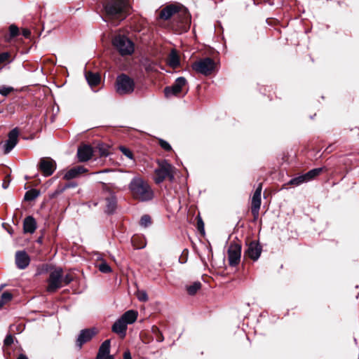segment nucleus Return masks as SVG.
Instances as JSON below:
<instances>
[{
	"instance_id": "1",
	"label": "nucleus",
	"mask_w": 359,
	"mask_h": 359,
	"mask_svg": "<svg viewBox=\"0 0 359 359\" xmlns=\"http://www.w3.org/2000/svg\"><path fill=\"white\" fill-rule=\"evenodd\" d=\"M104 8L109 20L114 26L125 19L130 11V5L126 0H109Z\"/></svg>"
},
{
	"instance_id": "2",
	"label": "nucleus",
	"mask_w": 359,
	"mask_h": 359,
	"mask_svg": "<svg viewBox=\"0 0 359 359\" xmlns=\"http://www.w3.org/2000/svg\"><path fill=\"white\" fill-rule=\"evenodd\" d=\"M128 188L133 196L141 201L151 200L154 197V192L149 184L139 177H135L130 181Z\"/></svg>"
},
{
	"instance_id": "3",
	"label": "nucleus",
	"mask_w": 359,
	"mask_h": 359,
	"mask_svg": "<svg viewBox=\"0 0 359 359\" xmlns=\"http://www.w3.org/2000/svg\"><path fill=\"white\" fill-rule=\"evenodd\" d=\"M158 165V168L155 170V182L161 184L166 178H168L170 182H173L175 179V167L166 160L159 161Z\"/></svg>"
},
{
	"instance_id": "4",
	"label": "nucleus",
	"mask_w": 359,
	"mask_h": 359,
	"mask_svg": "<svg viewBox=\"0 0 359 359\" xmlns=\"http://www.w3.org/2000/svg\"><path fill=\"white\" fill-rule=\"evenodd\" d=\"M112 43L122 56L130 55L134 52L133 43L125 36H116Z\"/></svg>"
},
{
	"instance_id": "5",
	"label": "nucleus",
	"mask_w": 359,
	"mask_h": 359,
	"mask_svg": "<svg viewBox=\"0 0 359 359\" xmlns=\"http://www.w3.org/2000/svg\"><path fill=\"white\" fill-rule=\"evenodd\" d=\"M135 82L125 74L118 76L116 81V90L119 95H128L133 92Z\"/></svg>"
},
{
	"instance_id": "6",
	"label": "nucleus",
	"mask_w": 359,
	"mask_h": 359,
	"mask_svg": "<svg viewBox=\"0 0 359 359\" xmlns=\"http://www.w3.org/2000/svg\"><path fill=\"white\" fill-rule=\"evenodd\" d=\"M215 68V62L210 57L201 59L192 64V69L205 76L210 75Z\"/></svg>"
},
{
	"instance_id": "7",
	"label": "nucleus",
	"mask_w": 359,
	"mask_h": 359,
	"mask_svg": "<svg viewBox=\"0 0 359 359\" xmlns=\"http://www.w3.org/2000/svg\"><path fill=\"white\" fill-rule=\"evenodd\" d=\"M48 285L47 291L54 292L62 285V269L61 268L56 269L50 273L48 280Z\"/></svg>"
},
{
	"instance_id": "8",
	"label": "nucleus",
	"mask_w": 359,
	"mask_h": 359,
	"mask_svg": "<svg viewBox=\"0 0 359 359\" xmlns=\"http://www.w3.org/2000/svg\"><path fill=\"white\" fill-rule=\"evenodd\" d=\"M187 81L184 77H178L171 86L165 88V95L168 97L171 95H178L187 86Z\"/></svg>"
},
{
	"instance_id": "9",
	"label": "nucleus",
	"mask_w": 359,
	"mask_h": 359,
	"mask_svg": "<svg viewBox=\"0 0 359 359\" xmlns=\"http://www.w3.org/2000/svg\"><path fill=\"white\" fill-rule=\"evenodd\" d=\"M241 245L236 243H231L228 249L229 263L231 266H237L241 260Z\"/></svg>"
},
{
	"instance_id": "10",
	"label": "nucleus",
	"mask_w": 359,
	"mask_h": 359,
	"mask_svg": "<svg viewBox=\"0 0 359 359\" xmlns=\"http://www.w3.org/2000/svg\"><path fill=\"white\" fill-rule=\"evenodd\" d=\"M262 190V184H259L255 191L253 194L251 200V212L254 217V219L257 220L259 217V212L261 206V194Z\"/></svg>"
},
{
	"instance_id": "11",
	"label": "nucleus",
	"mask_w": 359,
	"mask_h": 359,
	"mask_svg": "<svg viewBox=\"0 0 359 359\" xmlns=\"http://www.w3.org/2000/svg\"><path fill=\"white\" fill-rule=\"evenodd\" d=\"M97 332L98 330L95 327L83 329L81 330L76 341V346L81 349L83 345L90 341L97 334Z\"/></svg>"
},
{
	"instance_id": "12",
	"label": "nucleus",
	"mask_w": 359,
	"mask_h": 359,
	"mask_svg": "<svg viewBox=\"0 0 359 359\" xmlns=\"http://www.w3.org/2000/svg\"><path fill=\"white\" fill-rule=\"evenodd\" d=\"M39 169L44 176H50L56 169V163L50 158H42L39 162Z\"/></svg>"
},
{
	"instance_id": "13",
	"label": "nucleus",
	"mask_w": 359,
	"mask_h": 359,
	"mask_svg": "<svg viewBox=\"0 0 359 359\" xmlns=\"http://www.w3.org/2000/svg\"><path fill=\"white\" fill-rule=\"evenodd\" d=\"M19 130L17 128L11 130L8 135V140L4 145V154H7L15 147L18 143Z\"/></svg>"
},
{
	"instance_id": "14",
	"label": "nucleus",
	"mask_w": 359,
	"mask_h": 359,
	"mask_svg": "<svg viewBox=\"0 0 359 359\" xmlns=\"http://www.w3.org/2000/svg\"><path fill=\"white\" fill-rule=\"evenodd\" d=\"M262 247L257 243L253 241L249 243L245 255L256 261L260 257Z\"/></svg>"
},
{
	"instance_id": "15",
	"label": "nucleus",
	"mask_w": 359,
	"mask_h": 359,
	"mask_svg": "<svg viewBox=\"0 0 359 359\" xmlns=\"http://www.w3.org/2000/svg\"><path fill=\"white\" fill-rule=\"evenodd\" d=\"M30 262L29 256L25 251H18L15 253V264L19 269H26Z\"/></svg>"
},
{
	"instance_id": "16",
	"label": "nucleus",
	"mask_w": 359,
	"mask_h": 359,
	"mask_svg": "<svg viewBox=\"0 0 359 359\" xmlns=\"http://www.w3.org/2000/svg\"><path fill=\"white\" fill-rule=\"evenodd\" d=\"M93 148L90 145L84 144L78 148L77 157L80 162H86L90 159L93 156Z\"/></svg>"
},
{
	"instance_id": "17",
	"label": "nucleus",
	"mask_w": 359,
	"mask_h": 359,
	"mask_svg": "<svg viewBox=\"0 0 359 359\" xmlns=\"http://www.w3.org/2000/svg\"><path fill=\"white\" fill-rule=\"evenodd\" d=\"M87 172V169L82 165H76L69 170L64 175V179L69 180L77 177L81 174Z\"/></svg>"
},
{
	"instance_id": "18",
	"label": "nucleus",
	"mask_w": 359,
	"mask_h": 359,
	"mask_svg": "<svg viewBox=\"0 0 359 359\" xmlns=\"http://www.w3.org/2000/svg\"><path fill=\"white\" fill-rule=\"evenodd\" d=\"M128 325L120 318L112 325L111 330L114 332L124 337L126 334Z\"/></svg>"
},
{
	"instance_id": "19",
	"label": "nucleus",
	"mask_w": 359,
	"mask_h": 359,
	"mask_svg": "<svg viewBox=\"0 0 359 359\" xmlns=\"http://www.w3.org/2000/svg\"><path fill=\"white\" fill-rule=\"evenodd\" d=\"M178 11V6L175 5H169L161 11L159 17L163 20H168Z\"/></svg>"
},
{
	"instance_id": "20",
	"label": "nucleus",
	"mask_w": 359,
	"mask_h": 359,
	"mask_svg": "<svg viewBox=\"0 0 359 359\" xmlns=\"http://www.w3.org/2000/svg\"><path fill=\"white\" fill-rule=\"evenodd\" d=\"M36 229V222L32 216L27 217L23 222V229L25 233H33Z\"/></svg>"
},
{
	"instance_id": "21",
	"label": "nucleus",
	"mask_w": 359,
	"mask_h": 359,
	"mask_svg": "<svg viewBox=\"0 0 359 359\" xmlns=\"http://www.w3.org/2000/svg\"><path fill=\"white\" fill-rule=\"evenodd\" d=\"M110 340H105L100 346L96 359H104L105 357L110 355Z\"/></svg>"
},
{
	"instance_id": "22",
	"label": "nucleus",
	"mask_w": 359,
	"mask_h": 359,
	"mask_svg": "<svg viewBox=\"0 0 359 359\" xmlns=\"http://www.w3.org/2000/svg\"><path fill=\"white\" fill-rule=\"evenodd\" d=\"M137 312L134 310H129L125 312L121 318L127 324H132L136 321L137 318Z\"/></svg>"
},
{
	"instance_id": "23",
	"label": "nucleus",
	"mask_w": 359,
	"mask_h": 359,
	"mask_svg": "<svg viewBox=\"0 0 359 359\" xmlns=\"http://www.w3.org/2000/svg\"><path fill=\"white\" fill-rule=\"evenodd\" d=\"M168 64L172 68H177L180 66L179 55L175 50H172L167 59Z\"/></svg>"
},
{
	"instance_id": "24",
	"label": "nucleus",
	"mask_w": 359,
	"mask_h": 359,
	"mask_svg": "<svg viewBox=\"0 0 359 359\" xmlns=\"http://www.w3.org/2000/svg\"><path fill=\"white\" fill-rule=\"evenodd\" d=\"M86 79L91 88L97 86L100 82V76L97 73L88 72L86 73Z\"/></svg>"
},
{
	"instance_id": "25",
	"label": "nucleus",
	"mask_w": 359,
	"mask_h": 359,
	"mask_svg": "<svg viewBox=\"0 0 359 359\" xmlns=\"http://www.w3.org/2000/svg\"><path fill=\"white\" fill-rule=\"evenodd\" d=\"M107 210L108 213H112L116 206V199L114 194H110V196L106 198Z\"/></svg>"
},
{
	"instance_id": "26",
	"label": "nucleus",
	"mask_w": 359,
	"mask_h": 359,
	"mask_svg": "<svg viewBox=\"0 0 359 359\" xmlns=\"http://www.w3.org/2000/svg\"><path fill=\"white\" fill-rule=\"evenodd\" d=\"M323 170V168H315L311 170L310 171L304 174L306 181L309 182L314 179L316 176L319 175L321 173Z\"/></svg>"
},
{
	"instance_id": "27",
	"label": "nucleus",
	"mask_w": 359,
	"mask_h": 359,
	"mask_svg": "<svg viewBox=\"0 0 359 359\" xmlns=\"http://www.w3.org/2000/svg\"><path fill=\"white\" fill-rule=\"evenodd\" d=\"M39 195V191L36 189H31L29 191H27L25 194V200L31 201L36 198Z\"/></svg>"
},
{
	"instance_id": "28",
	"label": "nucleus",
	"mask_w": 359,
	"mask_h": 359,
	"mask_svg": "<svg viewBox=\"0 0 359 359\" xmlns=\"http://www.w3.org/2000/svg\"><path fill=\"white\" fill-rule=\"evenodd\" d=\"M13 298L11 293L8 292H4L2 293L0 298V309L2 308L6 304L9 302Z\"/></svg>"
},
{
	"instance_id": "29",
	"label": "nucleus",
	"mask_w": 359,
	"mask_h": 359,
	"mask_svg": "<svg viewBox=\"0 0 359 359\" xmlns=\"http://www.w3.org/2000/svg\"><path fill=\"white\" fill-rule=\"evenodd\" d=\"M307 182L304 174L299 177L291 179L288 184L290 185L299 186L302 183Z\"/></svg>"
},
{
	"instance_id": "30",
	"label": "nucleus",
	"mask_w": 359,
	"mask_h": 359,
	"mask_svg": "<svg viewBox=\"0 0 359 359\" xmlns=\"http://www.w3.org/2000/svg\"><path fill=\"white\" fill-rule=\"evenodd\" d=\"M201 287V283L198 281L194 282L192 285L187 286V290L190 295L195 294L197 291Z\"/></svg>"
},
{
	"instance_id": "31",
	"label": "nucleus",
	"mask_w": 359,
	"mask_h": 359,
	"mask_svg": "<svg viewBox=\"0 0 359 359\" xmlns=\"http://www.w3.org/2000/svg\"><path fill=\"white\" fill-rule=\"evenodd\" d=\"M98 267H99V270L102 273H110L111 271V268L106 262H102L99 265Z\"/></svg>"
},
{
	"instance_id": "32",
	"label": "nucleus",
	"mask_w": 359,
	"mask_h": 359,
	"mask_svg": "<svg viewBox=\"0 0 359 359\" xmlns=\"http://www.w3.org/2000/svg\"><path fill=\"white\" fill-rule=\"evenodd\" d=\"M120 151L124 154L127 158L130 160H133V152L128 148L121 146L119 147Z\"/></svg>"
},
{
	"instance_id": "33",
	"label": "nucleus",
	"mask_w": 359,
	"mask_h": 359,
	"mask_svg": "<svg viewBox=\"0 0 359 359\" xmlns=\"http://www.w3.org/2000/svg\"><path fill=\"white\" fill-rule=\"evenodd\" d=\"M140 224L144 227L148 226L151 224V217L147 215H143L140 219Z\"/></svg>"
},
{
	"instance_id": "34",
	"label": "nucleus",
	"mask_w": 359,
	"mask_h": 359,
	"mask_svg": "<svg viewBox=\"0 0 359 359\" xmlns=\"http://www.w3.org/2000/svg\"><path fill=\"white\" fill-rule=\"evenodd\" d=\"M153 332L156 334V339L158 342H162L164 340V337L159 330V329L156 327H154L152 328Z\"/></svg>"
},
{
	"instance_id": "35",
	"label": "nucleus",
	"mask_w": 359,
	"mask_h": 359,
	"mask_svg": "<svg viewBox=\"0 0 359 359\" xmlns=\"http://www.w3.org/2000/svg\"><path fill=\"white\" fill-rule=\"evenodd\" d=\"M13 90V88L10 86H0V94L3 96L8 95Z\"/></svg>"
},
{
	"instance_id": "36",
	"label": "nucleus",
	"mask_w": 359,
	"mask_h": 359,
	"mask_svg": "<svg viewBox=\"0 0 359 359\" xmlns=\"http://www.w3.org/2000/svg\"><path fill=\"white\" fill-rule=\"evenodd\" d=\"M137 297L140 302H145L148 301V295L144 290L138 291L137 293Z\"/></svg>"
},
{
	"instance_id": "37",
	"label": "nucleus",
	"mask_w": 359,
	"mask_h": 359,
	"mask_svg": "<svg viewBox=\"0 0 359 359\" xmlns=\"http://www.w3.org/2000/svg\"><path fill=\"white\" fill-rule=\"evenodd\" d=\"M99 153L101 156H107L109 154V148L104 145H100L99 147Z\"/></svg>"
},
{
	"instance_id": "38",
	"label": "nucleus",
	"mask_w": 359,
	"mask_h": 359,
	"mask_svg": "<svg viewBox=\"0 0 359 359\" xmlns=\"http://www.w3.org/2000/svg\"><path fill=\"white\" fill-rule=\"evenodd\" d=\"M9 32H10V37L11 38H13V37H15L16 36L18 35L19 34V29L18 28V27H16L15 25H11L9 27Z\"/></svg>"
},
{
	"instance_id": "39",
	"label": "nucleus",
	"mask_w": 359,
	"mask_h": 359,
	"mask_svg": "<svg viewBox=\"0 0 359 359\" xmlns=\"http://www.w3.org/2000/svg\"><path fill=\"white\" fill-rule=\"evenodd\" d=\"M159 144L160 146L165 149V151H170L172 149L171 146L170 144L163 140H159Z\"/></svg>"
},
{
	"instance_id": "40",
	"label": "nucleus",
	"mask_w": 359,
	"mask_h": 359,
	"mask_svg": "<svg viewBox=\"0 0 359 359\" xmlns=\"http://www.w3.org/2000/svg\"><path fill=\"white\" fill-rule=\"evenodd\" d=\"M13 343V337L11 334H8L4 339V344L10 346Z\"/></svg>"
},
{
	"instance_id": "41",
	"label": "nucleus",
	"mask_w": 359,
	"mask_h": 359,
	"mask_svg": "<svg viewBox=\"0 0 359 359\" xmlns=\"http://www.w3.org/2000/svg\"><path fill=\"white\" fill-rule=\"evenodd\" d=\"M73 280V278L72 275L67 274L64 277L62 276V283H64L65 285H68Z\"/></svg>"
},
{
	"instance_id": "42",
	"label": "nucleus",
	"mask_w": 359,
	"mask_h": 359,
	"mask_svg": "<svg viewBox=\"0 0 359 359\" xmlns=\"http://www.w3.org/2000/svg\"><path fill=\"white\" fill-rule=\"evenodd\" d=\"M197 226L200 231H204V223L201 217L198 219Z\"/></svg>"
},
{
	"instance_id": "43",
	"label": "nucleus",
	"mask_w": 359,
	"mask_h": 359,
	"mask_svg": "<svg viewBox=\"0 0 359 359\" xmlns=\"http://www.w3.org/2000/svg\"><path fill=\"white\" fill-rule=\"evenodd\" d=\"M9 57V54L8 53H0V65L7 60Z\"/></svg>"
},
{
	"instance_id": "44",
	"label": "nucleus",
	"mask_w": 359,
	"mask_h": 359,
	"mask_svg": "<svg viewBox=\"0 0 359 359\" xmlns=\"http://www.w3.org/2000/svg\"><path fill=\"white\" fill-rule=\"evenodd\" d=\"M16 329L18 332H22V328L21 327V325H11L10 326V329L11 330V331H14V329Z\"/></svg>"
},
{
	"instance_id": "45",
	"label": "nucleus",
	"mask_w": 359,
	"mask_h": 359,
	"mask_svg": "<svg viewBox=\"0 0 359 359\" xmlns=\"http://www.w3.org/2000/svg\"><path fill=\"white\" fill-rule=\"evenodd\" d=\"M31 34V32L27 29H24L22 30V35L25 37V38H29V36Z\"/></svg>"
},
{
	"instance_id": "46",
	"label": "nucleus",
	"mask_w": 359,
	"mask_h": 359,
	"mask_svg": "<svg viewBox=\"0 0 359 359\" xmlns=\"http://www.w3.org/2000/svg\"><path fill=\"white\" fill-rule=\"evenodd\" d=\"M123 359H132L131 354L129 351H126L124 352Z\"/></svg>"
},
{
	"instance_id": "47",
	"label": "nucleus",
	"mask_w": 359,
	"mask_h": 359,
	"mask_svg": "<svg viewBox=\"0 0 359 359\" xmlns=\"http://www.w3.org/2000/svg\"><path fill=\"white\" fill-rule=\"evenodd\" d=\"M76 183H69V184H67L65 185V188L67 189V188H70V187H76Z\"/></svg>"
},
{
	"instance_id": "48",
	"label": "nucleus",
	"mask_w": 359,
	"mask_h": 359,
	"mask_svg": "<svg viewBox=\"0 0 359 359\" xmlns=\"http://www.w3.org/2000/svg\"><path fill=\"white\" fill-rule=\"evenodd\" d=\"M17 359H28L25 354H20Z\"/></svg>"
},
{
	"instance_id": "49",
	"label": "nucleus",
	"mask_w": 359,
	"mask_h": 359,
	"mask_svg": "<svg viewBox=\"0 0 359 359\" xmlns=\"http://www.w3.org/2000/svg\"><path fill=\"white\" fill-rule=\"evenodd\" d=\"M104 359H114L113 355H108L105 357Z\"/></svg>"
},
{
	"instance_id": "50",
	"label": "nucleus",
	"mask_w": 359,
	"mask_h": 359,
	"mask_svg": "<svg viewBox=\"0 0 359 359\" xmlns=\"http://www.w3.org/2000/svg\"><path fill=\"white\" fill-rule=\"evenodd\" d=\"M2 186H3V187H4V189H6V188L8 187V184H6V182H4V183H3V184H2Z\"/></svg>"
},
{
	"instance_id": "51",
	"label": "nucleus",
	"mask_w": 359,
	"mask_h": 359,
	"mask_svg": "<svg viewBox=\"0 0 359 359\" xmlns=\"http://www.w3.org/2000/svg\"><path fill=\"white\" fill-rule=\"evenodd\" d=\"M185 15H187V14L185 13ZM185 18H186V20H189V17H188L187 15H186V17H185Z\"/></svg>"
},
{
	"instance_id": "52",
	"label": "nucleus",
	"mask_w": 359,
	"mask_h": 359,
	"mask_svg": "<svg viewBox=\"0 0 359 359\" xmlns=\"http://www.w3.org/2000/svg\"><path fill=\"white\" fill-rule=\"evenodd\" d=\"M104 190H107V189L106 188V185L104 184Z\"/></svg>"
},
{
	"instance_id": "53",
	"label": "nucleus",
	"mask_w": 359,
	"mask_h": 359,
	"mask_svg": "<svg viewBox=\"0 0 359 359\" xmlns=\"http://www.w3.org/2000/svg\"><path fill=\"white\" fill-rule=\"evenodd\" d=\"M104 172H106V170H104ZM102 172H104V171H100L97 173H102Z\"/></svg>"
},
{
	"instance_id": "54",
	"label": "nucleus",
	"mask_w": 359,
	"mask_h": 359,
	"mask_svg": "<svg viewBox=\"0 0 359 359\" xmlns=\"http://www.w3.org/2000/svg\"><path fill=\"white\" fill-rule=\"evenodd\" d=\"M188 93V89L186 90L184 94H187Z\"/></svg>"
}]
</instances>
